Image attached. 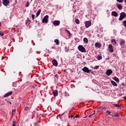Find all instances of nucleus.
Masks as SVG:
<instances>
[{
	"label": "nucleus",
	"mask_w": 126,
	"mask_h": 126,
	"mask_svg": "<svg viewBox=\"0 0 126 126\" xmlns=\"http://www.w3.org/2000/svg\"><path fill=\"white\" fill-rule=\"evenodd\" d=\"M111 43L113 45H116L117 44V41H116V39H112Z\"/></svg>",
	"instance_id": "nucleus-17"
},
{
	"label": "nucleus",
	"mask_w": 126,
	"mask_h": 126,
	"mask_svg": "<svg viewBox=\"0 0 126 126\" xmlns=\"http://www.w3.org/2000/svg\"><path fill=\"white\" fill-rule=\"evenodd\" d=\"M13 112H14V113H16V109H14L13 110Z\"/></svg>",
	"instance_id": "nucleus-43"
},
{
	"label": "nucleus",
	"mask_w": 126,
	"mask_h": 126,
	"mask_svg": "<svg viewBox=\"0 0 126 126\" xmlns=\"http://www.w3.org/2000/svg\"><path fill=\"white\" fill-rule=\"evenodd\" d=\"M7 102H8V103H9V104H11V102L9 101H8Z\"/></svg>",
	"instance_id": "nucleus-44"
},
{
	"label": "nucleus",
	"mask_w": 126,
	"mask_h": 126,
	"mask_svg": "<svg viewBox=\"0 0 126 126\" xmlns=\"http://www.w3.org/2000/svg\"><path fill=\"white\" fill-rule=\"evenodd\" d=\"M106 113L108 114V115L112 116V114H111V113H112L111 112L106 111Z\"/></svg>",
	"instance_id": "nucleus-26"
},
{
	"label": "nucleus",
	"mask_w": 126,
	"mask_h": 126,
	"mask_svg": "<svg viewBox=\"0 0 126 126\" xmlns=\"http://www.w3.org/2000/svg\"><path fill=\"white\" fill-rule=\"evenodd\" d=\"M30 4V3H29V2L28 1L26 5V7H28V6H29Z\"/></svg>",
	"instance_id": "nucleus-31"
},
{
	"label": "nucleus",
	"mask_w": 126,
	"mask_h": 126,
	"mask_svg": "<svg viewBox=\"0 0 126 126\" xmlns=\"http://www.w3.org/2000/svg\"><path fill=\"white\" fill-rule=\"evenodd\" d=\"M98 61H100V60H102V56L100 55H98L97 56V58Z\"/></svg>",
	"instance_id": "nucleus-23"
},
{
	"label": "nucleus",
	"mask_w": 126,
	"mask_h": 126,
	"mask_svg": "<svg viewBox=\"0 0 126 126\" xmlns=\"http://www.w3.org/2000/svg\"><path fill=\"white\" fill-rule=\"evenodd\" d=\"M111 84H112V85H113V86H118L117 83H116V82H115L114 81H111Z\"/></svg>",
	"instance_id": "nucleus-15"
},
{
	"label": "nucleus",
	"mask_w": 126,
	"mask_h": 126,
	"mask_svg": "<svg viewBox=\"0 0 126 126\" xmlns=\"http://www.w3.org/2000/svg\"><path fill=\"white\" fill-rule=\"evenodd\" d=\"M124 99H125V100H126V96L124 97Z\"/></svg>",
	"instance_id": "nucleus-45"
},
{
	"label": "nucleus",
	"mask_w": 126,
	"mask_h": 126,
	"mask_svg": "<svg viewBox=\"0 0 126 126\" xmlns=\"http://www.w3.org/2000/svg\"><path fill=\"white\" fill-rule=\"evenodd\" d=\"M13 86L15 87V86H14V84H13Z\"/></svg>",
	"instance_id": "nucleus-48"
},
{
	"label": "nucleus",
	"mask_w": 126,
	"mask_h": 126,
	"mask_svg": "<svg viewBox=\"0 0 126 126\" xmlns=\"http://www.w3.org/2000/svg\"><path fill=\"white\" fill-rule=\"evenodd\" d=\"M99 68V65H96L94 67V69H98Z\"/></svg>",
	"instance_id": "nucleus-32"
},
{
	"label": "nucleus",
	"mask_w": 126,
	"mask_h": 126,
	"mask_svg": "<svg viewBox=\"0 0 126 126\" xmlns=\"http://www.w3.org/2000/svg\"><path fill=\"white\" fill-rule=\"evenodd\" d=\"M91 22L90 21L86 22L85 26L86 28H88L90 26H91Z\"/></svg>",
	"instance_id": "nucleus-11"
},
{
	"label": "nucleus",
	"mask_w": 126,
	"mask_h": 126,
	"mask_svg": "<svg viewBox=\"0 0 126 126\" xmlns=\"http://www.w3.org/2000/svg\"><path fill=\"white\" fill-rule=\"evenodd\" d=\"M78 49L79 51L82 53H86V49H85V48H84V47H83L82 45H79Z\"/></svg>",
	"instance_id": "nucleus-1"
},
{
	"label": "nucleus",
	"mask_w": 126,
	"mask_h": 126,
	"mask_svg": "<svg viewBox=\"0 0 126 126\" xmlns=\"http://www.w3.org/2000/svg\"><path fill=\"white\" fill-rule=\"evenodd\" d=\"M103 109H105V106H101L98 108L99 110H103Z\"/></svg>",
	"instance_id": "nucleus-27"
},
{
	"label": "nucleus",
	"mask_w": 126,
	"mask_h": 126,
	"mask_svg": "<svg viewBox=\"0 0 126 126\" xmlns=\"http://www.w3.org/2000/svg\"><path fill=\"white\" fill-rule=\"evenodd\" d=\"M117 7L118 8V9H123V6H122V4H119L117 5Z\"/></svg>",
	"instance_id": "nucleus-18"
},
{
	"label": "nucleus",
	"mask_w": 126,
	"mask_h": 126,
	"mask_svg": "<svg viewBox=\"0 0 126 126\" xmlns=\"http://www.w3.org/2000/svg\"><path fill=\"white\" fill-rule=\"evenodd\" d=\"M123 22V25L125 26V27L126 28V20L124 21Z\"/></svg>",
	"instance_id": "nucleus-29"
},
{
	"label": "nucleus",
	"mask_w": 126,
	"mask_h": 126,
	"mask_svg": "<svg viewBox=\"0 0 126 126\" xmlns=\"http://www.w3.org/2000/svg\"><path fill=\"white\" fill-rule=\"evenodd\" d=\"M126 42H125V40H122L121 42H120V45L121 46H124V45H125Z\"/></svg>",
	"instance_id": "nucleus-20"
},
{
	"label": "nucleus",
	"mask_w": 126,
	"mask_h": 126,
	"mask_svg": "<svg viewBox=\"0 0 126 126\" xmlns=\"http://www.w3.org/2000/svg\"><path fill=\"white\" fill-rule=\"evenodd\" d=\"M48 19H49V16L46 15L42 20L43 23H48Z\"/></svg>",
	"instance_id": "nucleus-3"
},
{
	"label": "nucleus",
	"mask_w": 126,
	"mask_h": 126,
	"mask_svg": "<svg viewBox=\"0 0 126 126\" xmlns=\"http://www.w3.org/2000/svg\"><path fill=\"white\" fill-rule=\"evenodd\" d=\"M16 121H13V126H16Z\"/></svg>",
	"instance_id": "nucleus-33"
},
{
	"label": "nucleus",
	"mask_w": 126,
	"mask_h": 126,
	"mask_svg": "<svg viewBox=\"0 0 126 126\" xmlns=\"http://www.w3.org/2000/svg\"><path fill=\"white\" fill-rule=\"evenodd\" d=\"M83 71H84V72H86L87 73H89L90 71H91V70L89 69L88 67L85 66L83 69H82Z\"/></svg>",
	"instance_id": "nucleus-4"
},
{
	"label": "nucleus",
	"mask_w": 126,
	"mask_h": 126,
	"mask_svg": "<svg viewBox=\"0 0 126 126\" xmlns=\"http://www.w3.org/2000/svg\"><path fill=\"white\" fill-rule=\"evenodd\" d=\"M90 72H91V73H92V74H93L94 73V72H93V70H91L90 71Z\"/></svg>",
	"instance_id": "nucleus-40"
},
{
	"label": "nucleus",
	"mask_w": 126,
	"mask_h": 126,
	"mask_svg": "<svg viewBox=\"0 0 126 126\" xmlns=\"http://www.w3.org/2000/svg\"><path fill=\"white\" fill-rule=\"evenodd\" d=\"M84 42H85V43H86V44L88 43V39H87V38L85 37L84 38Z\"/></svg>",
	"instance_id": "nucleus-21"
},
{
	"label": "nucleus",
	"mask_w": 126,
	"mask_h": 126,
	"mask_svg": "<svg viewBox=\"0 0 126 126\" xmlns=\"http://www.w3.org/2000/svg\"><path fill=\"white\" fill-rule=\"evenodd\" d=\"M54 42L56 45H59L60 44V42H59V40L58 39H55Z\"/></svg>",
	"instance_id": "nucleus-22"
},
{
	"label": "nucleus",
	"mask_w": 126,
	"mask_h": 126,
	"mask_svg": "<svg viewBox=\"0 0 126 126\" xmlns=\"http://www.w3.org/2000/svg\"><path fill=\"white\" fill-rule=\"evenodd\" d=\"M75 23H76V24H79V20H78V19H76Z\"/></svg>",
	"instance_id": "nucleus-25"
},
{
	"label": "nucleus",
	"mask_w": 126,
	"mask_h": 126,
	"mask_svg": "<svg viewBox=\"0 0 126 126\" xmlns=\"http://www.w3.org/2000/svg\"><path fill=\"white\" fill-rule=\"evenodd\" d=\"M112 73H113V70H112V69H107L106 72H105V74H106V75H108V76H110V75H111Z\"/></svg>",
	"instance_id": "nucleus-6"
},
{
	"label": "nucleus",
	"mask_w": 126,
	"mask_h": 126,
	"mask_svg": "<svg viewBox=\"0 0 126 126\" xmlns=\"http://www.w3.org/2000/svg\"><path fill=\"white\" fill-rule=\"evenodd\" d=\"M108 50L110 53H113V52H114V49H113V45L112 44H109L108 45Z\"/></svg>",
	"instance_id": "nucleus-8"
},
{
	"label": "nucleus",
	"mask_w": 126,
	"mask_h": 126,
	"mask_svg": "<svg viewBox=\"0 0 126 126\" xmlns=\"http://www.w3.org/2000/svg\"><path fill=\"white\" fill-rule=\"evenodd\" d=\"M41 9H39L37 12H36V17H38L39 15H40V14L41 13Z\"/></svg>",
	"instance_id": "nucleus-16"
},
{
	"label": "nucleus",
	"mask_w": 126,
	"mask_h": 126,
	"mask_svg": "<svg viewBox=\"0 0 126 126\" xmlns=\"http://www.w3.org/2000/svg\"><path fill=\"white\" fill-rule=\"evenodd\" d=\"M3 5L5 6H7L8 4L10 3L9 0H2Z\"/></svg>",
	"instance_id": "nucleus-7"
},
{
	"label": "nucleus",
	"mask_w": 126,
	"mask_h": 126,
	"mask_svg": "<svg viewBox=\"0 0 126 126\" xmlns=\"http://www.w3.org/2000/svg\"><path fill=\"white\" fill-rule=\"evenodd\" d=\"M114 80L116 82H120V80L117 77H114L113 78Z\"/></svg>",
	"instance_id": "nucleus-19"
},
{
	"label": "nucleus",
	"mask_w": 126,
	"mask_h": 126,
	"mask_svg": "<svg viewBox=\"0 0 126 126\" xmlns=\"http://www.w3.org/2000/svg\"><path fill=\"white\" fill-rule=\"evenodd\" d=\"M0 36H3V35H4V34H3V33L0 32Z\"/></svg>",
	"instance_id": "nucleus-41"
},
{
	"label": "nucleus",
	"mask_w": 126,
	"mask_h": 126,
	"mask_svg": "<svg viewBox=\"0 0 126 126\" xmlns=\"http://www.w3.org/2000/svg\"><path fill=\"white\" fill-rule=\"evenodd\" d=\"M71 118H73V115H71Z\"/></svg>",
	"instance_id": "nucleus-46"
},
{
	"label": "nucleus",
	"mask_w": 126,
	"mask_h": 126,
	"mask_svg": "<svg viewBox=\"0 0 126 126\" xmlns=\"http://www.w3.org/2000/svg\"><path fill=\"white\" fill-rule=\"evenodd\" d=\"M53 24L54 26H59L61 24V22L59 20H55L53 22Z\"/></svg>",
	"instance_id": "nucleus-5"
},
{
	"label": "nucleus",
	"mask_w": 126,
	"mask_h": 126,
	"mask_svg": "<svg viewBox=\"0 0 126 126\" xmlns=\"http://www.w3.org/2000/svg\"><path fill=\"white\" fill-rule=\"evenodd\" d=\"M52 63L54 66H58V62L57 60H56V59L53 60Z\"/></svg>",
	"instance_id": "nucleus-9"
},
{
	"label": "nucleus",
	"mask_w": 126,
	"mask_h": 126,
	"mask_svg": "<svg viewBox=\"0 0 126 126\" xmlns=\"http://www.w3.org/2000/svg\"><path fill=\"white\" fill-rule=\"evenodd\" d=\"M95 47H96V48H100L101 44H100V43H98V42H96L95 43Z\"/></svg>",
	"instance_id": "nucleus-13"
},
{
	"label": "nucleus",
	"mask_w": 126,
	"mask_h": 126,
	"mask_svg": "<svg viewBox=\"0 0 126 126\" xmlns=\"http://www.w3.org/2000/svg\"><path fill=\"white\" fill-rule=\"evenodd\" d=\"M65 32L69 34V36H70V32L67 30H65Z\"/></svg>",
	"instance_id": "nucleus-28"
},
{
	"label": "nucleus",
	"mask_w": 126,
	"mask_h": 126,
	"mask_svg": "<svg viewBox=\"0 0 126 126\" xmlns=\"http://www.w3.org/2000/svg\"><path fill=\"white\" fill-rule=\"evenodd\" d=\"M28 21H29V22H31V20H29Z\"/></svg>",
	"instance_id": "nucleus-47"
},
{
	"label": "nucleus",
	"mask_w": 126,
	"mask_h": 126,
	"mask_svg": "<svg viewBox=\"0 0 126 126\" xmlns=\"http://www.w3.org/2000/svg\"><path fill=\"white\" fill-rule=\"evenodd\" d=\"M69 118H70V116H69Z\"/></svg>",
	"instance_id": "nucleus-53"
},
{
	"label": "nucleus",
	"mask_w": 126,
	"mask_h": 126,
	"mask_svg": "<svg viewBox=\"0 0 126 126\" xmlns=\"http://www.w3.org/2000/svg\"><path fill=\"white\" fill-rule=\"evenodd\" d=\"M84 58H85V56H83V59H84Z\"/></svg>",
	"instance_id": "nucleus-50"
},
{
	"label": "nucleus",
	"mask_w": 126,
	"mask_h": 126,
	"mask_svg": "<svg viewBox=\"0 0 126 126\" xmlns=\"http://www.w3.org/2000/svg\"><path fill=\"white\" fill-rule=\"evenodd\" d=\"M126 16V13L124 12H122L120 13V18H119V20L120 21H122L124 18H125Z\"/></svg>",
	"instance_id": "nucleus-2"
},
{
	"label": "nucleus",
	"mask_w": 126,
	"mask_h": 126,
	"mask_svg": "<svg viewBox=\"0 0 126 126\" xmlns=\"http://www.w3.org/2000/svg\"><path fill=\"white\" fill-rule=\"evenodd\" d=\"M12 94V92H10L9 93H7V94H5L3 95V97H8V96H10V95H11Z\"/></svg>",
	"instance_id": "nucleus-12"
},
{
	"label": "nucleus",
	"mask_w": 126,
	"mask_h": 126,
	"mask_svg": "<svg viewBox=\"0 0 126 126\" xmlns=\"http://www.w3.org/2000/svg\"><path fill=\"white\" fill-rule=\"evenodd\" d=\"M4 105H5L4 102H2V103H1V106H4Z\"/></svg>",
	"instance_id": "nucleus-39"
},
{
	"label": "nucleus",
	"mask_w": 126,
	"mask_h": 126,
	"mask_svg": "<svg viewBox=\"0 0 126 126\" xmlns=\"http://www.w3.org/2000/svg\"><path fill=\"white\" fill-rule=\"evenodd\" d=\"M75 118H79V115H76L75 117L74 118V119H75Z\"/></svg>",
	"instance_id": "nucleus-36"
},
{
	"label": "nucleus",
	"mask_w": 126,
	"mask_h": 126,
	"mask_svg": "<svg viewBox=\"0 0 126 126\" xmlns=\"http://www.w3.org/2000/svg\"><path fill=\"white\" fill-rule=\"evenodd\" d=\"M55 77H56V78H59V76H58V74H56L55 75Z\"/></svg>",
	"instance_id": "nucleus-38"
},
{
	"label": "nucleus",
	"mask_w": 126,
	"mask_h": 126,
	"mask_svg": "<svg viewBox=\"0 0 126 126\" xmlns=\"http://www.w3.org/2000/svg\"><path fill=\"white\" fill-rule=\"evenodd\" d=\"M24 110H25V111H29V107H25Z\"/></svg>",
	"instance_id": "nucleus-30"
},
{
	"label": "nucleus",
	"mask_w": 126,
	"mask_h": 126,
	"mask_svg": "<svg viewBox=\"0 0 126 126\" xmlns=\"http://www.w3.org/2000/svg\"><path fill=\"white\" fill-rule=\"evenodd\" d=\"M32 20H34V17H35V15L34 14L32 15Z\"/></svg>",
	"instance_id": "nucleus-35"
},
{
	"label": "nucleus",
	"mask_w": 126,
	"mask_h": 126,
	"mask_svg": "<svg viewBox=\"0 0 126 126\" xmlns=\"http://www.w3.org/2000/svg\"><path fill=\"white\" fill-rule=\"evenodd\" d=\"M32 87H33V88H34V86H32Z\"/></svg>",
	"instance_id": "nucleus-49"
},
{
	"label": "nucleus",
	"mask_w": 126,
	"mask_h": 126,
	"mask_svg": "<svg viewBox=\"0 0 126 126\" xmlns=\"http://www.w3.org/2000/svg\"><path fill=\"white\" fill-rule=\"evenodd\" d=\"M1 24H0V26Z\"/></svg>",
	"instance_id": "nucleus-52"
},
{
	"label": "nucleus",
	"mask_w": 126,
	"mask_h": 126,
	"mask_svg": "<svg viewBox=\"0 0 126 126\" xmlns=\"http://www.w3.org/2000/svg\"><path fill=\"white\" fill-rule=\"evenodd\" d=\"M53 95L54 97L58 96V90H54L53 92Z\"/></svg>",
	"instance_id": "nucleus-14"
},
{
	"label": "nucleus",
	"mask_w": 126,
	"mask_h": 126,
	"mask_svg": "<svg viewBox=\"0 0 126 126\" xmlns=\"http://www.w3.org/2000/svg\"><path fill=\"white\" fill-rule=\"evenodd\" d=\"M113 117H119V114H116V115L113 116Z\"/></svg>",
	"instance_id": "nucleus-42"
},
{
	"label": "nucleus",
	"mask_w": 126,
	"mask_h": 126,
	"mask_svg": "<svg viewBox=\"0 0 126 126\" xmlns=\"http://www.w3.org/2000/svg\"><path fill=\"white\" fill-rule=\"evenodd\" d=\"M125 2H126V0H125Z\"/></svg>",
	"instance_id": "nucleus-51"
},
{
	"label": "nucleus",
	"mask_w": 126,
	"mask_h": 126,
	"mask_svg": "<svg viewBox=\"0 0 126 126\" xmlns=\"http://www.w3.org/2000/svg\"><path fill=\"white\" fill-rule=\"evenodd\" d=\"M117 1L118 2H123L124 1V0H117Z\"/></svg>",
	"instance_id": "nucleus-34"
},
{
	"label": "nucleus",
	"mask_w": 126,
	"mask_h": 126,
	"mask_svg": "<svg viewBox=\"0 0 126 126\" xmlns=\"http://www.w3.org/2000/svg\"><path fill=\"white\" fill-rule=\"evenodd\" d=\"M93 115H95V113L92 114L89 116V118H91V116H93Z\"/></svg>",
	"instance_id": "nucleus-37"
},
{
	"label": "nucleus",
	"mask_w": 126,
	"mask_h": 126,
	"mask_svg": "<svg viewBox=\"0 0 126 126\" xmlns=\"http://www.w3.org/2000/svg\"><path fill=\"white\" fill-rule=\"evenodd\" d=\"M111 14L113 16H115V17H118L119 16V14L116 11H112Z\"/></svg>",
	"instance_id": "nucleus-10"
},
{
	"label": "nucleus",
	"mask_w": 126,
	"mask_h": 126,
	"mask_svg": "<svg viewBox=\"0 0 126 126\" xmlns=\"http://www.w3.org/2000/svg\"><path fill=\"white\" fill-rule=\"evenodd\" d=\"M113 105H114V106H115L117 108H120L121 107V105H120L118 104L114 103Z\"/></svg>",
	"instance_id": "nucleus-24"
}]
</instances>
